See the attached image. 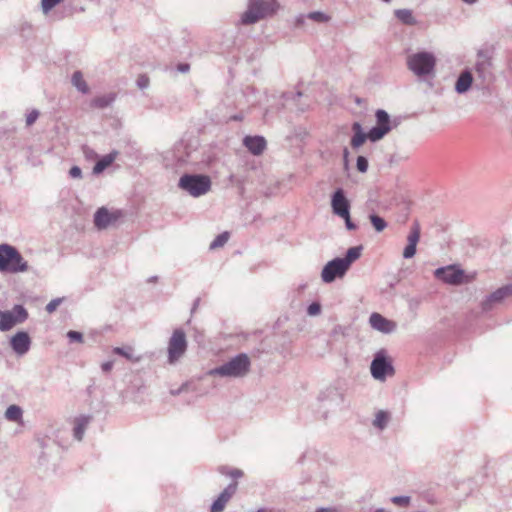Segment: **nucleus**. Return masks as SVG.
Masks as SVG:
<instances>
[{"mask_svg": "<svg viewBox=\"0 0 512 512\" xmlns=\"http://www.w3.org/2000/svg\"><path fill=\"white\" fill-rule=\"evenodd\" d=\"M362 250L363 246H354L347 250L344 257H336L328 261L321 271V280L330 284L336 279L343 278L351 265L361 257Z\"/></svg>", "mask_w": 512, "mask_h": 512, "instance_id": "nucleus-1", "label": "nucleus"}, {"mask_svg": "<svg viewBox=\"0 0 512 512\" xmlns=\"http://www.w3.org/2000/svg\"><path fill=\"white\" fill-rule=\"evenodd\" d=\"M251 367V361L247 354L239 353L222 365L211 369L209 374L212 376L242 378L246 376Z\"/></svg>", "mask_w": 512, "mask_h": 512, "instance_id": "nucleus-2", "label": "nucleus"}, {"mask_svg": "<svg viewBox=\"0 0 512 512\" xmlns=\"http://www.w3.org/2000/svg\"><path fill=\"white\" fill-rule=\"evenodd\" d=\"M29 270L28 262L10 244H0V271L3 273H23Z\"/></svg>", "mask_w": 512, "mask_h": 512, "instance_id": "nucleus-3", "label": "nucleus"}, {"mask_svg": "<svg viewBox=\"0 0 512 512\" xmlns=\"http://www.w3.org/2000/svg\"><path fill=\"white\" fill-rule=\"evenodd\" d=\"M276 0H249L247 10L242 14L240 22L251 25L276 12Z\"/></svg>", "mask_w": 512, "mask_h": 512, "instance_id": "nucleus-4", "label": "nucleus"}, {"mask_svg": "<svg viewBox=\"0 0 512 512\" xmlns=\"http://www.w3.org/2000/svg\"><path fill=\"white\" fill-rule=\"evenodd\" d=\"M211 179L204 174H183L178 182V187L190 196L198 198L211 190Z\"/></svg>", "mask_w": 512, "mask_h": 512, "instance_id": "nucleus-5", "label": "nucleus"}, {"mask_svg": "<svg viewBox=\"0 0 512 512\" xmlns=\"http://www.w3.org/2000/svg\"><path fill=\"white\" fill-rule=\"evenodd\" d=\"M408 68L417 76H426L434 71L436 58L433 53L421 51L407 58Z\"/></svg>", "mask_w": 512, "mask_h": 512, "instance_id": "nucleus-6", "label": "nucleus"}, {"mask_svg": "<svg viewBox=\"0 0 512 512\" xmlns=\"http://www.w3.org/2000/svg\"><path fill=\"white\" fill-rule=\"evenodd\" d=\"M28 316L27 309L21 304L14 305L11 311L0 310V331L11 330L16 324L24 323Z\"/></svg>", "mask_w": 512, "mask_h": 512, "instance_id": "nucleus-7", "label": "nucleus"}, {"mask_svg": "<svg viewBox=\"0 0 512 512\" xmlns=\"http://www.w3.org/2000/svg\"><path fill=\"white\" fill-rule=\"evenodd\" d=\"M376 117V126L372 127L369 132V140L372 142H377L381 140L387 133H389L393 127L397 126V121L394 120L393 124L390 119L389 114L382 109H378L375 113Z\"/></svg>", "mask_w": 512, "mask_h": 512, "instance_id": "nucleus-8", "label": "nucleus"}, {"mask_svg": "<svg viewBox=\"0 0 512 512\" xmlns=\"http://www.w3.org/2000/svg\"><path fill=\"white\" fill-rule=\"evenodd\" d=\"M187 350L186 335L183 330L176 329L168 343V361L170 364L178 361Z\"/></svg>", "mask_w": 512, "mask_h": 512, "instance_id": "nucleus-9", "label": "nucleus"}, {"mask_svg": "<svg viewBox=\"0 0 512 512\" xmlns=\"http://www.w3.org/2000/svg\"><path fill=\"white\" fill-rule=\"evenodd\" d=\"M371 374L376 380L383 381L388 375L394 373L391 362L387 359L384 351H379L371 362Z\"/></svg>", "mask_w": 512, "mask_h": 512, "instance_id": "nucleus-10", "label": "nucleus"}, {"mask_svg": "<svg viewBox=\"0 0 512 512\" xmlns=\"http://www.w3.org/2000/svg\"><path fill=\"white\" fill-rule=\"evenodd\" d=\"M506 300H512V283L504 285L489 294L481 302L482 310L485 312L490 311L495 306L503 303Z\"/></svg>", "mask_w": 512, "mask_h": 512, "instance_id": "nucleus-11", "label": "nucleus"}, {"mask_svg": "<svg viewBox=\"0 0 512 512\" xmlns=\"http://www.w3.org/2000/svg\"><path fill=\"white\" fill-rule=\"evenodd\" d=\"M122 216L121 210L110 211L106 207H100L94 214V225L98 230H104L115 225Z\"/></svg>", "mask_w": 512, "mask_h": 512, "instance_id": "nucleus-12", "label": "nucleus"}, {"mask_svg": "<svg viewBox=\"0 0 512 512\" xmlns=\"http://www.w3.org/2000/svg\"><path fill=\"white\" fill-rule=\"evenodd\" d=\"M434 275L437 279L447 284L459 285L463 283L465 274L462 269L457 268L454 265H449L446 267L437 268L434 272Z\"/></svg>", "mask_w": 512, "mask_h": 512, "instance_id": "nucleus-13", "label": "nucleus"}, {"mask_svg": "<svg viewBox=\"0 0 512 512\" xmlns=\"http://www.w3.org/2000/svg\"><path fill=\"white\" fill-rule=\"evenodd\" d=\"M331 208L333 214L338 217L347 216L350 213V202L342 188H337L331 195Z\"/></svg>", "mask_w": 512, "mask_h": 512, "instance_id": "nucleus-14", "label": "nucleus"}, {"mask_svg": "<svg viewBox=\"0 0 512 512\" xmlns=\"http://www.w3.org/2000/svg\"><path fill=\"white\" fill-rule=\"evenodd\" d=\"M10 346L16 355L23 356L30 350L31 338L26 331H18L10 338Z\"/></svg>", "mask_w": 512, "mask_h": 512, "instance_id": "nucleus-15", "label": "nucleus"}, {"mask_svg": "<svg viewBox=\"0 0 512 512\" xmlns=\"http://www.w3.org/2000/svg\"><path fill=\"white\" fill-rule=\"evenodd\" d=\"M369 324L374 330L384 334L393 333L397 328V324L394 321L389 320L376 312L370 315Z\"/></svg>", "mask_w": 512, "mask_h": 512, "instance_id": "nucleus-16", "label": "nucleus"}, {"mask_svg": "<svg viewBox=\"0 0 512 512\" xmlns=\"http://www.w3.org/2000/svg\"><path fill=\"white\" fill-rule=\"evenodd\" d=\"M237 482L230 483L218 496V498L212 503L210 511L211 512H222L228 503V501L232 498V496L236 493L237 490Z\"/></svg>", "mask_w": 512, "mask_h": 512, "instance_id": "nucleus-17", "label": "nucleus"}, {"mask_svg": "<svg viewBox=\"0 0 512 512\" xmlns=\"http://www.w3.org/2000/svg\"><path fill=\"white\" fill-rule=\"evenodd\" d=\"M420 239V225L417 221L411 226L410 232L407 237L408 244L404 248L403 257L406 259L412 258L416 253V246Z\"/></svg>", "mask_w": 512, "mask_h": 512, "instance_id": "nucleus-18", "label": "nucleus"}, {"mask_svg": "<svg viewBox=\"0 0 512 512\" xmlns=\"http://www.w3.org/2000/svg\"><path fill=\"white\" fill-rule=\"evenodd\" d=\"M491 65V57L488 51L479 50L477 52V58L474 66L478 77L485 80L487 76L490 74L489 70Z\"/></svg>", "mask_w": 512, "mask_h": 512, "instance_id": "nucleus-19", "label": "nucleus"}, {"mask_svg": "<svg viewBox=\"0 0 512 512\" xmlns=\"http://www.w3.org/2000/svg\"><path fill=\"white\" fill-rule=\"evenodd\" d=\"M243 145L251 154L259 156L266 149L267 142L263 136H245L243 139Z\"/></svg>", "mask_w": 512, "mask_h": 512, "instance_id": "nucleus-20", "label": "nucleus"}, {"mask_svg": "<svg viewBox=\"0 0 512 512\" xmlns=\"http://www.w3.org/2000/svg\"><path fill=\"white\" fill-rule=\"evenodd\" d=\"M473 80L472 72L469 69H464L455 82V91L458 94H465L472 87Z\"/></svg>", "mask_w": 512, "mask_h": 512, "instance_id": "nucleus-21", "label": "nucleus"}, {"mask_svg": "<svg viewBox=\"0 0 512 512\" xmlns=\"http://www.w3.org/2000/svg\"><path fill=\"white\" fill-rule=\"evenodd\" d=\"M91 421V416L81 415L75 419V426L73 429V436L76 440L81 441L83 439L85 430Z\"/></svg>", "mask_w": 512, "mask_h": 512, "instance_id": "nucleus-22", "label": "nucleus"}, {"mask_svg": "<svg viewBox=\"0 0 512 512\" xmlns=\"http://www.w3.org/2000/svg\"><path fill=\"white\" fill-rule=\"evenodd\" d=\"M319 400H321V401L333 400V401L339 403V402H343L344 395L339 388H337L335 386H329L328 388H326L324 391H322L319 394Z\"/></svg>", "mask_w": 512, "mask_h": 512, "instance_id": "nucleus-23", "label": "nucleus"}, {"mask_svg": "<svg viewBox=\"0 0 512 512\" xmlns=\"http://www.w3.org/2000/svg\"><path fill=\"white\" fill-rule=\"evenodd\" d=\"M395 17L404 25L414 26L418 23L411 9L403 8L394 11Z\"/></svg>", "mask_w": 512, "mask_h": 512, "instance_id": "nucleus-24", "label": "nucleus"}, {"mask_svg": "<svg viewBox=\"0 0 512 512\" xmlns=\"http://www.w3.org/2000/svg\"><path fill=\"white\" fill-rule=\"evenodd\" d=\"M117 155H118L117 151H112V152L104 155L94 165L93 173L94 174L102 173L107 167H109L114 162V160L116 159Z\"/></svg>", "mask_w": 512, "mask_h": 512, "instance_id": "nucleus-25", "label": "nucleus"}, {"mask_svg": "<svg viewBox=\"0 0 512 512\" xmlns=\"http://www.w3.org/2000/svg\"><path fill=\"white\" fill-rule=\"evenodd\" d=\"M113 353L133 363H138L142 359L141 356L135 354V350L132 346L115 347L113 348Z\"/></svg>", "mask_w": 512, "mask_h": 512, "instance_id": "nucleus-26", "label": "nucleus"}, {"mask_svg": "<svg viewBox=\"0 0 512 512\" xmlns=\"http://www.w3.org/2000/svg\"><path fill=\"white\" fill-rule=\"evenodd\" d=\"M354 131V135L351 139V145L353 148H359L366 139H369L368 133H364L361 127V124L355 122L352 126Z\"/></svg>", "mask_w": 512, "mask_h": 512, "instance_id": "nucleus-27", "label": "nucleus"}, {"mask_svg": "<svg viewBox=\"0 0 512 512\" xmlns=\"http://www.w3.org/2000/svg\"><path fill=\"white\" fill-rule=\"evenodd\" d=\"M72 85L81 93L87 94L89 92V87L84 80L83 74L81 71H75L71 77Z\"/></svg>", "mask_w": 512, "mask_h": 512, "instance_id": "nucleus-28", "label": "nucleus"}, {"mask_svg": "<svg viewBox=\"0 0 512 512\" xmlns=\"http://www.w3.org/2000/svg\"><path fill=\"white\" fill-rule=\"evenodd\" d=\"M5 419L11 422H20L23 416V410L18 405H10L5 411Z\"/></svg>", "mask_w": 512, "mask_h": 512, "instance_id": "nucleus-29", "label": "nucleus"}, {"mask_svg": "<svg viewBox=\"0 0 512 512\" xmlns=\"http://www.w3.org/2000/svg\"><path fill=\"white\" fill-rule=\"evenodd\" d=\"M114 100H115L114 94L98 96V97H95L91 101V106L100 108V109H104V108H107L108 106H110L114 102Z\"/></svg>", "mask_w": 512, "mask_h": 512, "instance_id": "nucleus-30", "label": "nucleus"}, {"mask_svg": "<svg viewBox=\"0 0 512 512\" xmlns=\"http://www.w3.org/2000/svg\"><path fill=\"white\" fill-rule=\"evenodd\" d=\"M389 422V414L386 411L380 410L376 413L373 420V426L379 430H384Z\"/></svg>", "mask_w": 512, "mask_h": 512, "instance_id": "nucleus-31", "label": "nucleus"}, {"mask_svg": "<svg viewBox=\"0 0 512 512\" xmlns=\"http://www.w3.org/2000/svg\"><path fill=\"white\" fill-rule=\"evenodd\" d=\"M229 240V233L223 232L219 234L209 245L210 250H215L217 248L223 247L227 241Z\"/></svg>", "mask_w": 512, "mask_h": 512, "instance_id": "nucleus-32", "label": "nucleus"}, {"mask_svg": "<svg viewBox=\"0 0 512 512\" xmlns=\"http://www.w3.org/2000/svg\"><path fill=\"white\" fill-rule=\"evenodd\" d=\"M369 219L377 232H382L387 227V222L377 214H371Z\"/></svg>", "mask_w": 512, "mask_h": 512, "instance_id": "nucleus-33", "label": "nucleus"}, {"mask_svg": "<svg viewBox=\"0 0 512 512\" xmlns=\"http://www.w3.org/2000/svg\"><path fill=\"white\" fill-rule=\"evenodd\" d=\"M306 17L310 20H313V21L319 22V23H325L330 20V17L328 15H326L325 13L320 12V11L310 12L307 14Z\"/></svg>", "mask_w": 512, "mask_h": 512, "instance_id": "nucleus-34", "label": "nucleus"}, {"mask_svg": "<svg viewBox=\"0 0 512 512\" xmlns=\"http://www.w3.org/2000/svg\"><path fill=\"white\" fill-rule=\"evenodd\" d=\"M63 0H41V8L44 14H48L54 7H56Z\"/></svg>", "mask_w": 512, "mask_h": 512, "instance_id": "nucleus-35", "label": "nucleus"}, {"mask_svg": "<svg viewBox=\"0 0 512 512\" xmlns=\"http://www.w3.org/2000/svg\"><path fill=\"white\" fill-rule=\"evenodd\" d=\"M37 443H38L39 447L42 449V452L39 456V460L41 462H44L47 460V453L45 452V449L48 448V446H49V439L39 438V439H37Z\"/></svg>", "mask_w": 512, "mask_h": 512, "instance_id": "nucleus-36", "label": "nucleus"}, {"mask_svg": "<svg viewBox=\"0 0 512 512\" xmlns=\"http://www.w3.org/2000/svg\"><path fill=\"white\" fill-rule=\"evenodd\" d=\"M391 502L395 505L405 507L410 503L409 496H394L391 498Z\"/></svg>", "mask_w": 512, "mask_h": 512, "instance_id": "nucleus-37", "label": "nucleus"}, {"mask_svg": "<svg viewBox=\"0 0 512 512\" xmlns=\"http://www.w3.org/2000/svg\"><path fill=\"white\" fill-rule=\"evenodd\" d=\"M356 166L359 172L365 173L368 170V160L364 156H358Z\"/></svg>", "mask_w": 512, "mask_h": 512, "instance_id": "nucleus-38", "label": "nucleus"}, {"mask_svg": "<svg viewBox=\"0 0 512 512\" xmlns=\"http://www.w3.org/2000/svg\"><path fill=\"white\" fill-rule=\"evenodd\" d=\"M67 337H68L70 342H78V343H82L83 342V334L81 332H78V331L70 330L67 333Z\"/></svg>", "mask_w": 512, "mask_h": 512, "instance_id": "nucleus-39", "label": "nucleus"}, {"mask_svg": "<svg viewBox=\"0 0 512 512\" xmlns=\"http://www.w3.org/2000/svg\"><path fill=\"white\" fill-rule=\"evenodd\" d=\"M321 312V305L318 302L311 303L307 308V314L309 316H317Z\"/></svg>", "mask_w": 512, "mask_h": 512, "instance_id": "nucleus-40", "label": "nucleus"}, {"mask_svg": "<svg viewBox=\"0 0 512 512\" xmlns=\"http://www.w3.org/2000/svg\"><path fill=\"white\" fill-rule=\"evenodd\" d=\"M62 302V298H55V299H52L47 305H46V311L48 313H53L57 308L58 306L61 304Z\"/></svg>", "mask_w": 512, "mask_h": 512, "instance_id": "nucleus-41", "label": "nucleus"}, {"mask_svg": "<svg viewBox=\"0 0 512 512\" xmlns=\"http://www.w3.org/2000/svg\"><path fill=\"white\" fill-rule=\"evenodd\" d=\"M38 117H39V111L36 109H33L26 116V125L31 126L32 124H34L36 122Z\"/></svg>", "mask_w": 512, "mask_h": 512, "instance_id": "nucleus-42", "label": "nucleus"}, {"mask_svg": "<svg viewBox=\"0 0 512 512\" xmlns=\"http://www.w3.org/2000/svg\"><path fill=\"white\" fill-rule=\"evenodd\" d=\"M342 219H344L345 221V227L347 230H356L357 229V226L354 222H352L351 220V217H350V213L347 214V216H341Z\"/></svg>", "mask_w": 512, "mask_h": 512, "instance_id": "nucleus-43", "label": "nucleus"}, {"mask_svg": "<svg viewBox=\"0 0 512 512\" xmlns=\"http://www.w3.org/2000/svg\"><path fill=\"white\" fill-rule=\"evenodd\" d=\"M69 175L71 178H81L82 170L79 166H72L69 170Z\"/></svg>", "mask_w": 512, "mask_h": 512, "instance_id": "nucleus-44", "label": "nucleus"}, {"mask_svg": "<svg viewBox=\"0 0 512 512\" xmlns=\"http://www.w3.org/2000/svg\"><path fill=\"white\" fill-rule=\"evenodd\" d=\"M137 85L140 89H145L149 85V78L142 75L137 79Z\"/></svg>", "mask_w": 512, "mask_h": 512, "instance_id": "nucleus-45", "label": "nucleus"}, {"mask_svg": "<svg viewBox=\"0 0 512 512\" xmlns=\"http://www.w3.org/2000/svg\"><path fill=\"white\" fill-rule=\"evenodd\" d=\"M114 366V362L113 361H106L104 363H102L101 365V369L103 372L107 373V372H110L112 370Z\"/></svg>", "mask_w": 512, "mask_h": 512, "instance_id": "nucleus-46", "label": "nucleus"}, {"mask_svg": "<svg viewBox=\"0 0 512 512\" xmlns=\"http://www.w3.org/2000/svg\"><path fill=\"white\" fill-rule=\"evenodd\" d=\"M243 476V472L240 469L234 468L229 470V477L231 478H240Z\"/></svg>", "mask_w": 512, "mask_h": 512, "instance_id": "nucleus-47", "label": "nucleus"}, {"mask_svg": "<svg viewBox=\"0 0 512 512\" xmlns=\"http://www.w3.org/2000/svg\"><path fill=\"white\" fill-rule=\"evenodd\" d=\"M177 69H178V71H179V72H181V73H186V72H188V71H189V69H190V65H189V64H187V63H181V64H179V65L177 66Z\"/></svg>", "mask_w": 512, "mask_h": 512, "instance_id": "nucleus-48", "label": "nucleus"}, {"mask_svg": "<svg viewBox=\"0 0 512 512\" xmlns=\"http://www.w3.org/2000/svg\"><path fill=\"white\" fill-rule=\"evenodd\" d=\"M229 470H231L230 468L226 467V466H221L219 468V472L223 475H226V476H229Z\"/></svg>", "mask_w": 512, "mask_h": 512, "instance_id": "nucleus-49", "label": "nucleus"}, {"mask_svg": "<svg viewBox=\"0 0 512 512\" xmlns=\"http://www.w3.org/2000/svg\"><path fill=\"white\" fill-rule=\"evenodd\" d=\"M305 16L301 15L297 18V25H301L304 22Z\"/></svg>", "mask_w": 512, "mask_h": 512, "instance_id": "nucleus-50", "label": "nucleus"}, {"mask_svg": "<svg viewBox=\"0 0 512 512\" xmlns=\"http://www.w3.org/2000/svg\"><path fill=\"white\" fill-rule=\"evenodd\" d=\"M374 512H390V511L388 509H386V508H382L381 507V508L375 509Z\"/></svg>", "mask_w": 512, "mask_h": 512, "instance_id": "nucleus-51", "label": "nucleus"}, {"mask_svg": "<svg viewBox=\"0 0 512 512\" xmlns=\"http://www.w3.org/2000/svg\"><path fill=\"white\" fill-rule=\"evenodd\" d=\"M462 1H463L464 3H466V4H470V5H472V4L476 3V1H477V0H462Z\"/></svg>", "mask_w": 512, "mask_h": 512, "instance_id": "nucleus-52", "label": "nucleus"}, {"mask_svg": "<svg viewBox=\"0 0 512 512\" xmlns=\"http://www.w3.org/2000/svg\"><path fill=\"white\" fill-rule=\"evenodd\" d=\"M343 154H344V158H345V160H346V159H347V157H348V154H349V152H348V150H347L346 148L344 149Z\"/></svg>", "mask_w": 512, "mask_h": 512, "instance_id": "nucleus-53", "label": "nucleus"}, {"mask_svg": "<svg viewBox=\"0 0 512 512\" xmlns=\"http://www.w3.org/2000/svg\"><path fill=\"white\" fill-rule=\"evenodd\" d=\"M257 512H268V510L266 508H259Z\"/></svg>", "mask_w": 512, "mask_h": 512, "instance_id": "nucleus-54", "label": "nucleus"}, {"mask_svg": "<svg viewBox=\"0 0 512 512\" xmlns=\"http://www.w3.org/2000/svg\"><path fill=\"white\" fill-rule=\"evenodd\" d=\"M316 512H327L326 508H319Z\"/></svg>", "mask_w": 512, "mask_h": 512, "instance_id": "nucleus-55", "label": "nucleus"}, {"mask_svg": "<svg viewBox=\"0 0 512 512\" xmlns=\"http://www.w3.org/2000/svg\"><path fill=\"white\" fill-rule=\"evenodd\" d=\"M382 1L385 2V3L391 2V0H382Z\"/></svg>", "mask_w": 512, "mask_h": 512, "instance_id": "nucleus-56", "label": "nucleus"}]
</instances>
